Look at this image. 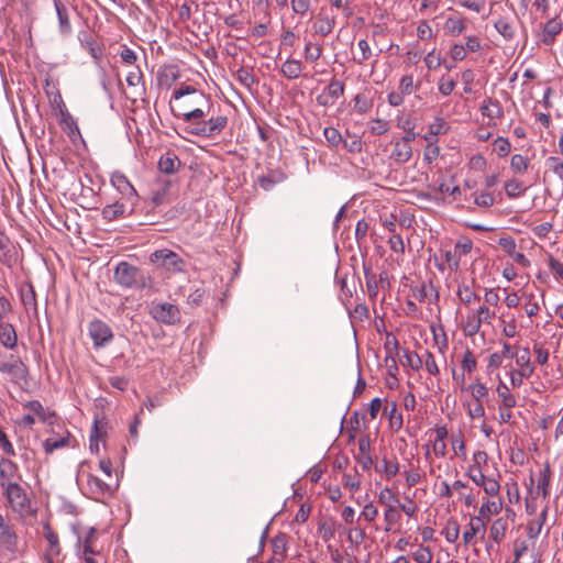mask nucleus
<instances>
[{"mask_svg":"<svg viewBox=\"0 0 563 563\" xmlns=\"http://www.w3.org/2000/svg\"><path fill=\"white\" fill-rule=\"evenodd\" d=\"M172 98L178 102L177 108L170 104L172 113L188 123L185 128L187 133L213 139L227 128L228 117L216 114L212 98L194 86L181 85L174 90Z\"/></svg>","mask_w":563,"mask_h":563,"instance_id":"nucleus-1","label":"nucleus"},{"mask_svg":"<svg viewBox=\"0 0 563 563\" xmlns=\"http://www.w3.org/2000/svg\"><path fill=\"white\" fill-rule=\"evenodd\" d=\"M114 282L123 288L155 291L152 276L143 269L122 261L118 263L113 273Z\"/></svg>","mask_w":563,"mask_h":563,"instance_id":"nucleus-2","label":"nucleus"},{"mask_svg":"<svg viewBox=\"0 0 563 563\" xmlns=\"http://www.w3.org/2000/svg\"><path fill=\"white\" fill-rule=\"evenodd\" d=\"M85 464L81 465L80 475H85ZM119 487V481H103L92 473L86 474V484L82 485L85 494L91 499L100 501L102 498L111 497Z\"/></svg>","mask_w":563,"mask_h":563,"instance_id":"nucleus-3","label":"nucleus"},{"mask_svg":"<svg viewBox=\"0 0 563 563\" xmlns=\"http://www.w3.org/2000/svg\"><path fill=\"white\" fill-rule=\"evenodd\" d=\"M0 373L9 375L13 384L21 385L22 383H27V366L20 357L12 354L7 356L0 352Z\"/></svg>","mask_w":563,"mask_h":563,"instance_id":"nucleus-4","label":"nucleus"},{"mask_svg":"<svg viewBox=\"0 0 563 563\" xmlns=\"http://www.w3.org/2000/svg\"><path fill=\"white\" fill-rule=\"evenodd\" d=\"M11 509L20 515H25L31 510V500L26 490L19 483L8 484L2 488Z\"/></svg>","mask_w":563,"mask_h":563,"instance_id":"nucleus-5","label":"nucleus"},{"mask_svg":"<svg viewBox=\"0 0 563 563\" xmlns=\"http://www.w3.org/2000/svg\"><path fill=\"white\" fill-rule=\"evenodd\" d=\"M150 261L155 266L165 268L169 272H180L184 266L181 257L168 249L156 250L151 254Z\"/></svg>","mask_w":563,"mask_h":563,"instance_id":"nucleus-6","label":"nucleus"},{"mask_svg":"<svg viewBox=\"0 0 563 563\" xmlns=\"http://www.w3.org/2000/svg\"><path fill=\"white\" fill-rule=\"evenodd\" d=\"M151 317L164 324H175L180 321V311L176 305L169 302H152Z\"/></svg>","mask_w":563,"mask_h":563,"instance_id":"nucleus-7","label":"nucleus"},{"mask_svg":"<svg viewBox=\"0 0 563 563\" xmlns=\"http://www.w3.org/2000/svg\"><path fill=\"white\" fill-rule=\"evenodd\" d=\"M88 332L95 347H102L113 339V332L111 328L106 322L98 319L89 323Z\"/></svg>","mask_w":563,"mask_h":563,"instance_id":"nucleus-8","label":"nucleus"},{"mask_svg":"<svg viewBox=\"0 0 563 563\" xmlns=\"http://www.w3.org/2000/svg\"><path fill=\"white\" fill-rule=\"evenodd\" d=\"M563 31V22L559 15L549 19L541 25V31L538 34L540 43L551 46L556 41V36Z\"/></svg>","mask_w":563,"mask_h":563,"instance_id":"nucleus-9","label":"nucleus"},{"mask_svg":"<svg viewBox=\"0 0 563 563\" xmlns=\"http://www.w3.org/2000/svg\"><path fill=\"white\" fill-rule=\"evenodd\" d=\"M111 184L120 191L122 199L129 202L130 207H134L139 200L137 192L125 175L113 173Z\"/></svg>","mask_w":563,"mask_h":563,"instance_id":"nucleus-10","label":"nucleus"},{"mask_svg":"<svg viewBox=\"0 0 563 563\" xmlns=\"http://www.w3.org/2000/svg\"><path fill=\"white\" fill-rule=\"evenodd\" d=\"M22 476L19 472L16 463L9 459L0 461V486L1 488L8 487V484L19 483Z\"/></svg>","mask_w":563,"mask_h":563,"instance_id":"nucleus-11","label":"nucleus"},{"mask_svg":"<svg viewBox=\"0 0 563 563\" xmlns=\"http://www.w3.org/2000/svg\"><path fill=\"white\" fill-rule=\"evenodd\" d=\"M58 98L59 102L62 103V107L59 108V115H60V126L63 131L70 137L74 139L76 135H79V129L77 125V122L73 118V115L68 112V110L65 108V104L63 103L60 95H57L55 100Z\"/></svg>","mask_w":563,"mask_h":563,"instance_id":"nucleus-12","label":"nucleus"},{"mask_svg":"<svg viewBox=\"0 0 563 563\" xmlns=\"http://www.w3.org/2000/svg\"><path fill=\"white\" fill-rule=\"evenodd\" d=\"M486 527L484 521L481 520V517H472L468 525L465 527V531L463 532V542L465 545H468L477 536L481 539H484Z\"/></svg>","mask_w":563,"mask_h":563,"instance_id":"nucleus-13","label":"nucleus"},{"mask_svg":"<svg viewBox=\"0 0 563 563\" xmlns=\"http://www.w3.org/2000/svg\"><path fill=\"white\" fill-rule=\"evenodd\" d=\"M133 208L134 207H130V205H129V202H126V200L115 201L112 205H107L102 209V217H103V219H106L108 221H113L118 218L130 214L132 212Z\"/></svg>","mask_w":563,"mask_h":563,"instance_id":"nucleus-14","label":"nucleus"},{"mask_svg":"<svg viewBox=\"0 0 563 563\" xmlns=\"http://www.w3.org/2000/svg\"><path fill=\"white\" fill-rule=\"evenodd\" d=\"M479 110L483 117H486L489 120L501 119L504 117L501 103L497 99L490 97L483 100Z\"/></svg>","mask_w":563,"mask_h":563,"instance_id":"nucleus-15","label":"nucleus"},{"mask_svg":"<svg viewBox=\"0 0 563 563\" xmlns=\"http://www.w3.org/2000/svg\"><path fill=\"white\" fill-rule=\"evenodd\" d=\"M412 156L411 145L404 142L401 139L394 142V148L390 153V159L397 164L407 163Z\"/></svg>","mask_w":563,"mask_h":563,"instance_id":"nucleus-16","label":"nucleus"},{"mask_svg":"<svg viewBox=\"0 0 563 563\" xmlns=\"http://www.w3.org/2000/svg\"><path fill=\"white\" fill-rule=\"evenodd\" d=\"M371 441L367 435L361 437L358 439V453L356 455V460L362 465L364 471H367L373 465V459L369 454Z\"/></svg>","mask_w":563,"mask_h":563,"instance_id":"nucleus-17","label":"nucleus"},{"mask_svg":"<svg viewBox=\"0 0 563 563\" xmlns=\"http://www.w3.org/2000/svg\"><path fill=\"white\" fill-rule=\"evenodd\" d=\"M549 512V505H545L538 517L530 520L527 525V536L530 540H536L542 531V528L547 521Z\"/></svg>","mask_w":563,"mask_h":563,"instance_id":"nucleus-18","label":"nucleus"},{"mask_svg":"<svg viewBox=\"0 0 563 563\" xmlns=\"http://www.w3.org/2000/svg\"><path fill=\"white\" fill-rule=\"evenodd\" d=\"M456 296L468 309H471V305L481 300L479 295L473 289V286L466 283L459 284Z\"/></svg>","mask_w":563,"mask_h":563,"instance_id":"nucleus-19","label":"nucleus"},{"mask_svg":"<svg viewBox=\"0 0 563 563\" xmlns=\"http://www.w3.org/2000/svg\"><path fill=\"white\" fill-rule=\"evenodd\" d=\"M0 344L7 350H15L18 346V334L11 323H4L0 329Z\"/></svg>","mask_w":563,"mask_h":563,"instance_id":"nucleus-20","label":"nucleus"},{"mask_svg":"<svg viewBox=\"0 0 563 563\" xmlns=\"http://www.w3.org/2000/svg\"><path fill=\"white\" fill-rule=\"evenodd\" d=\"M335 26V16H329L323 14V10L318 14L316 22L313 23V30L316 34L321 36L329 35Z\"/></svg>","mask_w":563,"mask_h":563,"instance_id":"nucleus-21","label":"nucleus"},{"mask_svg":"<svg viewBox=\"0 0 563 563\" xmlns=\"http://www.w3.org/2000/svg\"><path fill=\"white\" fill-rule=\"evenodd\" d=\"M444 31L451 36L461 35L467 27L466 19L460 14L449 16L444 22Z\"/></svg>","mask_w":563,"mask_h":563,"instance_id":"nucleus-22","label":"nucleus"},{"mask_svg":"<svg viewBox=\"0 0 563 563\" xmlns=\"http://www.w3.org/2000/svg\"><path fill=\"white\" fill-rule=\"evenodd\" d=\"M43 536L48 542V549L46 550L45 555L58 556L62 551L58 536L47 522L43 526Z\"/></svg>","mask_w":563,"mask_h":563,"instance_id":"nucleus-23","label":"nucleus"},{"mask_svg":"<svg viewBox=\"0 0 563 563\" xmlns=\"http://www.w3.org/2000/svg\"><path fill=\"white\" fill-rule=\"evenodd\" d=\"M180 167V161L175 153L167 152L158 161V168L165 174H175Z\"/></svg>","mask_w":563,"mask_h":563,"instance_id":"nucleus-24","label":"nucleus"},{"mask_svg":"<svg viewBox=\"0 0 563 563\" xmlns=\"http://www.w3.org/2000/svg\"><path fill=\"white\" fill-rule=\"evenodd\" d=\"M551 477L552 471L550 464L547 463L539 473V479L537 485L538 494L540 493L544 499H547L550 496Z\"/></svg>","mask_w":563,"mask_h":563,"instance_id":"nucleus-25","label":"nucleus"},{"mask_svg":"<svg viewBox=\"0 0 563 563\" xmlns=\"http://www.w3.org/2000/svg\"><path fill=\"white\" fill-rule=\"evenodd\" d=\"M54 5L58 18L60 33L69 34L71 32V24L69 21L68 9L60 0H54Z\"/></svg>","mask_w":563,"mask_h":563,"instance_id":"nucleus-26","label":"nucleus"},{"mask_svg":"<svg viewBox=\"0 0 563 563\" xmlns=\"http://www.w3.org/2000/svg\"><path fill=\"white\" fill-rule=\"evenodd\" d=\"M69 439L70 433L68 431H65L62 435L49 437L43 442V449L46 454H52L55 450L67 446Z\"/></svg>","mask_w":563,"mask_h":563,"instance_id":"nucleus-27","label":"nucleus"},{"mask_svg":"<svg viewBox=\"0 0 563 563\" xmlns=\"http://www.w3.org/2000/svg\"><path fill=\"white\" fill-rule=\"evenodd\" d=\"M508 530L507 518H497L489 528V538L499 544L506 537Z\"/></svg>","mask_w":563,"mask_h":563,"instance_id":"nucleus-28","label":"nucleus"},{"mask_svg":"<svg viewBox=\"0 0 563 563\" xmlns=\"http://www.w3.org/2000/svg\"><path fill=\"white\" fill-rule=\"evenodd\" d=\"M302 68H303V66L300 60H297L294 58H287L280 67V73L287 79H297L300 77Z\"/></svg>","mask_w":563,"mask_h":563,"instance_id":"nucleus-29","label":"nucleus"},{"mask_svg":"<svg viewBox=\"0 0 563 563\" xmlns=\"http://www.w3.org/2000/svg\"><path fill=\"white\" fill-rule=\"evenodd\" d=\"M107 423L100 420H95L93 427L90 432V451L92 453H99V440H102L106 435Z\"/></svg>","mask_w":563,"mask_h":563,"instance_id":"nucleus-30","label":"nucleus"},{"mask_svg":"<svg viewBox=\"0 0 563 563\" xmlns=\"http://www.w3.org/2000/svg\"><path fill=\"white\" fill-rule=\"evenodd\" d=\"M468 314L474 317L478 324H490L495 318V311L490 310L487 305H481L476 309H468Z\"/></svg>","mask_w":563,"mask_h":563,"instance_id":"nucleus-31","label":"nucleus"},{"mask_svg":"<svg viewBox=\"0 0 563 563\" xmlns=\"http://www.w3.org/2000/svg\"><path fill=\"white\" fill-rule=\"evenodd\" d=\"M21 300L26 310L37 313L36 292L32 284H26L21 288Z\"/></svg>","mask_w":563,"mask_h":563,"instance_id":"nucleus-32","label":"nucleus"},{"mask_svg":"<svg viewBox=\"0 0 563 563\" xmlns=\"http://www.w3.org/2000/svg\"><path fill=\"white\" fill-rule=\"evenodd\" d=\"M496 31L506 40L511 41L516 35V29L512 21L508 18L500 16L494 23Z\"/></svg>","mask_w":563,"mask_h":563,"instance_id":"nucleus-33","label":"nucleus"},{"mask_svg":"<svg viewBox=\"0 0 563 563\" xmlns=\"http://www.w3.org/2000/svg\"><path fill=\"white\" fill-rule=\"evenodd\" d=\"M503 509L501 500L487 499L479 508L478 516L481 520H489L490 516L498 515Z\"/></svg>","mask_w":563,"mask_h":563,"instance_id":"nucleus-34","label":"nucleus"},{"mask_svg":"<svg viewBox=\"0 0 563 563\" xmlns=\"http://www.w3.org/2000/svg\"><path fill=\"white\" fill-rule=\"evenodd\" d=\"M448 131V123L443 118H435L434 122L429 125V130L423 136L427 142H437L439 134H444Z\"/></svg>","mask_w":563,"mask_h":563,"instance_id":"nucleus-35","label":"nucleus"},{"mask_svg":"<svg viewBox=\"0 0 563 563\" xmlns=\"http://www.w3.org/2000/svg\"><path fill=\"white\" fill-rule=\"evenodd\" d=\"M384 347L387 353V355L385 357V363L388 364V361H391L393 366L395 367V369H397L396 355L399 354V344H398L396 336L388 333L386 336Z\"/></svg>","mask_w":563,"mask_h":563,"instance_id":"nucleus-36","label":"nucleus"},{"mask_svg":"<svg viewBox=\"0 0 563 563\" xmlns=\"http://www.w3.org/2000/svg\"><path fill=\"white\" fill-rule=\"evenodd\" d=\"M496 391L500 399V405H503L506 409H511L516 407V397L510 393L509 387L504 382H499Z\"/></svg>","mask_w":563,"mask_h":563,"instance_id":"nucleus-37","label":"nucleus"},{"mask_svg":"<svg viewBox=\"0 0 563 563\" xmlns=\"http://www.w3.org/2000/svg\"><path fill=\"white\" fill-rule=\"evenodd\" d=\"M466 391H470L475 401L482 402L488 396V388L479 378L467 386Z\"/></svg>","mask_w":563,"mask_h":563,"instance_id":"nucleus-38","label":"nucleus"},{"mask_svg":"<svg viewBox=\"0 0 563 563\" xmlns=\"http://www.w3.org/2000/svg\"><path fill=\"white\" fill-rule=\"evenodd\" d=\"M415 297L419 301L429 299V301L432 302L439 299V292L435 290L431 283L428 285L423 284L419 289H417Z\"/></svg>","mask_w":563,"mask_h":563,"instance_id":"nucleus-39","label":"nucleus"},{"mask_svg":"<svg viewBox=\"0 0 563 563\" xmlns=\"http://www.w3.org/2000/svg\"><path fill=\"white\" fill-rule=\"evenodd\" d=\"M323 135L330 147L336 148L340 144H343L344 147H347L346 142L343 141L342 135L338 129L328 126L323 130Z\"/></svg>","mask_w":563,"mask_h":563,"instance_id":"nucleus-40","label":"nucleus"},{"mask_svg":"<svg viewBox=\"0 0 563 563\" xmlns=\"http://www.w3.org/2000/svg\"><path fill=\"white\" fill-rule=\"evenodd\" d=\"M235 78L241 85L249 89H251L257 82L254 74L244 67H240L236 70Z\"/></svg>","mask_w":563,"mask_h":563,"instance_id":"nucleus-41","label":"nucleus"},{"mask_svg":"<svg viewBox=\"0 0 563 563\" xmlns=\"http://www.w3.org/2000/svg\"><path fill=\"white\" fill-rule=\"evenodd\" d=\"M505 191L509 198L514 199L520 197L526 191V187L521 181L514 178L506 181Z\"/></svg>","mask_w":563,"mask_h":563,"instance_id":"nucleus-42","label":"nucleus"},{"mask_svg":"<svg viewBox=\"0 0 563 563\" xmlns=\"http://www.w3.org/2000/svg\"><path fill=\"white\" fill-rule=\"evenodd\" d=\"M442 534L445 537L448 542L454 543L460 536V526L457 521L455 519H450L442 530Z\"/></svg>","mask_w":563,"mask_h":563,"instance_id":"nucleus-43","label":"nucleus"},{"mask_svg":"<svg viewBox=\"0 0 563 563\" xmlns=\"http://www.w3.org/2000/svg\"><path fill=\"white\" fill-rule=\"evenodd\" d=\"M364 275L366 279V288L368 296L374 298L378 292V282L376 279L375 274H373L369 266L364 265Z\"/></svg>","mask_w":563,"mask_h":563,"instance_id":"nucleus-44","label":"nucleus"},{"mask_svg":"<svg viewBox=\"0 0 563 563\" xmlns=\"http://www.w3.org/2000/svg\"><path fill=\"white\" fill-rule=\"evenodd\" d=\"M529 159L520 154H515L510 159V168L516 174H523L529 168Z\"/></svg>","mask_w":563,"mask_h":563,"instance_id":"nucleus-45","label":"nucleus"},{"mask_svg":"<svg viewBox=\"0 0 563 563\" xmlns=\"http://www.w3.org/2000/svg\"><path fill=\"white\" fill-rule=\"evenodd\" d=\"M461 366L464 373L471 374L476 369L477 366V360L471 350H465L463 353V357L461 361Z\"/></svg>","mask_w":563,"mask_h":563,"instance_id":"nucleus-46","label":"nucleus"},{"mask_svg":"<svg viewBox=\"0 0 563 563\" xmlns=\"http://www.w3.org/2000/svg\"><path fill=\"white\" fill-rule=\"evenodd\" d=\"M95 540H96V529L90 528L82 540V551L81 555L87 554H96L97 551L95 550Z\"/></svg>","mask_w":563,"mask_h":563,"instance_id":"nucleus-47","label":"nucleus"},{"mask_svg":"<svg viewBox=\"0 0 563 563\" xmlns=\"http://www.w3.org/2000/svg\"><path fill=\"white\" fill-rule=\"evenodd\" d=\"M178 78V71L176 67H169L157 75V81L159 86H170Z\"/></svg>","mask_w":563,"mask_h":563,"instance_id":"nucleus-48","label":"nucleus"},{"mask_svg":"<svg viewBox=\"0 0 563 563\" xmlns=\"http://www.w3.org/2000/svg\"><path fill=\"white\" fill-rule=\"evenodd\" d=\"M377 472H384L386 477L390 479L399 472V464L397 461L383 460L382 465L376 466Z\"/></svg>","mask_w":563,"mask_h":563,"instance_id":"nucleus-49","label":"nucleus"},{"mask_svg":"<svg viewBox=\"0 0 563 563\" xmlns=\"http://www.w3.org/2000/svg\"><path fill=\"white\" fill-rule=\"evenodd\" d=\"M404 357L402 364L411 367L413 371H419L423 366L422 356L415 352L405 351Z\"/></svg>","mask_w":563,"mask_h":563,"instance_id":"nucleus-50","label":"nucleus"},{"mask_svg":"<svg viewBox=\"0 0 563 563\" xmlns=\"http://www.w3.org/2000/svg\"><path fill=\"white\" fill-rule=\"evenodd\" d=\"M482 325L475 320L471 314H466L465 320L463 321V331L467 336H474L479 333Z\"/></svg>","mask_w":563,"mask_h":563,"instance_id":"nucleus-51","label":"nucleus"},{"mask_svg":"<svg viewBox=\"0 0 563 563\" xmlns=\"http://www.w3.org/2000/svg\"><path fill=\"white\" fill-rule=\"evenodd\" d=\"M324 91L332 99V101H335L339 97L343 96L344 84L339 80L332 79Z\"/></svg>","mask_w":563,"mask_h":563,"instance_id":"nucleus-52","label":"nucleus"},{"mask_svg":"<svg viewBox=\"0 0 563 563\" xmlns=\"http://www.w3.org/2000/svg\"><path fill=\"white\" fill-rule=\"evenodd\" d=\"M389 415V424L394 431H398L402 427V415L398 412L397 405L391 402Z\"/></svg>","mask_w":563,"mask_h":563,"instance_id":"nucleus-53","label":"nucleus"},{"mask_svg":"<svg viewBox=\"0 0 563 563\" xmlns=\"http://www.w3.org/2000/svg\"><path fill=\"white\" fill-rule=\"evenodd\" d=\"M457 4L468 11L481 13L486 5V0H457Z\"/></svg>","mask_w":563,"mask_h":563,"instance_id":"nucleus-54","label":"nucleus"},{"mask_svg":"<svg viewBox=\"0 0 563 563\" xmlns=\"http://www.w3.org/2000/svg\"><path fill=\"white\" fill-rule=\"evenodd\" d=\"M422 358H423L422 360L423 365H424L426 369L428 371V373L433 376L439 375L440 369L435 362L434 355L431 352L426 351L424 354L422 355Z\"/></svg>","mask_w":563,"mask_h":563,"instance_id":"nucleus-55","label":"nucleus"},{"mask_svg":"<svg viewBox=\"0 0 563 563\" xmlns=\"http://www.w3.org/2000/svg\"><path fill=\"white\" fill-rule=\"evenodd\" d=\"M322 55V46L308 42L305 46V57L310 62L318 60Z\"/></svg>","mask_w":563,"mask_h":563,"instance_id":"nucleus-56","label":"nucleus"},{"mask_svg":"<svg viewBox=\"0 0 563 563\" xmlns=\"http://www.w3.org/2000/svg\"><path fill=\"white\" fill-rule=\"evenodd\" d=\"M378 501L379 504L389 508V506H393V504L399 503V499L389 487H385L378 495Z\"/></svg>","mask_w":563,"mask_h":563,"instance_id":"nucleus-57","label":"nucleus"},{"mask_svg":"<svg viewBox=\"0 0 563 563\" xmlns=\"http://www.w3.org/2000/svg\"><path fill=\"white\" fill-rule=\"evenodd\" d=\"M384 518L386 521L385 531L388 532L391 530L393 526L400 520V515L394 506H389V508L385 510Z\"/></svg>","mask_w":563,"mask_h":563,"instance_id":"nucleus-58","label":"nucleus"},{"mask_svg":"<svg viewBox=\"0 0 563 563\" xmlns=\"http://www.w3.org/2000/svg\"><path fill=\"white\" fill-rule=\"evenodd\" d=\"M439 155L440 147L437 145V142H428L423 153V161L430 165L439 157Z\"/></svg>","mask_w":563,"mask_h":563,"instance_id":"nucleus-59","label":"nucleus"},{"mask_svg":"<svg viewBox=\"0 0 563 563\" xmlns=\"http://www.w3.org/2000/svg\"><path fill=\"white\" fill-rule=\"evenodd\" d=\"M495 151L500 157L507 156L511 151V144L508 139L498 136L495 142Z\"/></svg>","mask_w":563,"mask_h":563,"instance_id":"nucleus-60","label":"nucleus"},{"mask_svg":"<svg viewBox=\"0 0 563 563\" xmlns=\"http://www.w3.org/2000/svg\"><path fill=\"white\" fill-rule=\"evenodd\" d=\"M533 353L536 354V362L539 365H545L548 363L550 353L542 343L537 342L533 344Z\"/></svg>","mask_w":563,"mask_h":563,"instance_id":"nucleus-61","label":"nucleus"},{"mask_svg":"<svg viewBox=\"0 0 563 563\" xmlns=\"http://www.w3.org/2000/svg\"><path fill=\"white\" fill-rule=\"evenodd\" d=\"M415 82H413V76L412 75H406V76H402L400 81H399V86H398V90L404 93L405 96H409L415 90Z\"/></svg>","mask_w":563,"mask_h":563,"instance_id":"nucleus-62","label":"nucleus"},{"mask_svg":"<svg viewBox=\"0 0 563 563\" xmlns=\"http://www.w3.org/2000/svg\"><path fill=\"white\" fill-rule=\"evenodd\" d=\"M412 556L417 563H431L433 553L429 548L420 547L416 552H413Z\"/></svg>","mask_w":563,"mask_h":563,"instance_id":"nucleus-63","label":"nucleus"},{"mask_svg":"<svg viewBox=\"0 0 563 563\" xmlns=\"http://www.w3.org/2000/svg\"><path fill=\"white\" fill-rule=\"evenodd\" d=\"M143 82V73L139 66H134L126 75V84L130 87H137Z\"/></svg>","mask_w":563,"mask_h":563,"instance_id":"nucleus-64","label":"nucleus"}]
</instances>
